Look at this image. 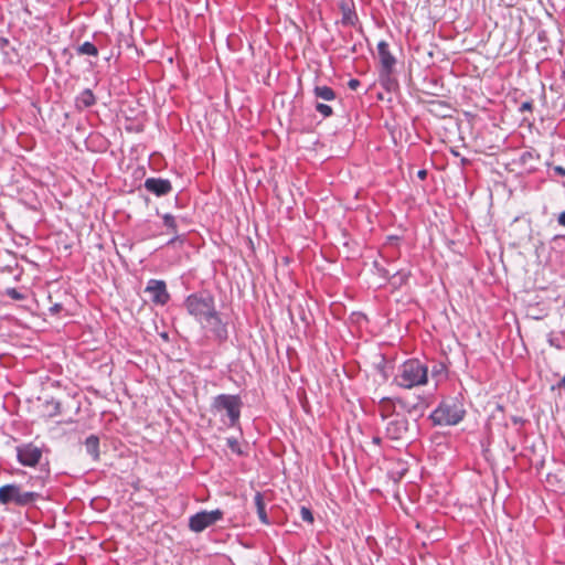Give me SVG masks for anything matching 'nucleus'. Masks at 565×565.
<instances>
[{"label": "nucleus", "instance_id": "72a5a7b5", "mask_svg": "<svg viewBox=\"0 0 565 565\" xmlns=\"http://www.w3.org/2000/svg\"><path fill=\"white\" fill-rule=\"evenodd\" d=\"M529 157H531V153L530 152H525L522 154V159L525 161L526 159H529Z\"/></svg>", "mask_w": 565, "mask_h": 565}, {"label": "nucleus", "instance_id": "4be33fe9", "mask_svg": "<svg viewBox=\"0 0 565 565\" xmlns=\"http://www.w3.org/2000/svg\"><path fill=\"white\" fill-rule=\"evenodd\" d=\"M315 108L323 118H329L333 115V109L330 105L317 102Z\"/></svg>", "mask_w": 565, "mask_h": 565}, {"label": "nucleus", "instance_id": "bb28decb", "mask_svg": "<svg viewBox=\"0 0 565 565\" xmlns=\"http://www.w3.org/2000/svg\"><path fill=\"white\" fill-rule=\"evenodd\" d=\"M532 110H533V102L532 100H526V102L522 103L519 107L520 113L532 111Z\"/></svg>", "mask_w": 565, "mask_h": 565}, {"label": "nucleus", "instance_id": "9b49d317", "mask_svg": "<svg viewBox=\"0 0 565 565\" xmlns=\"http://www.w3.org/2000/svg\"><path fill=\"white\" fill-rule=\"evenodd\" d=\"M145 189L156 196H166L172 191L170 180L162 178H147L143 183Z\"/></svg>", "mask_w": 565, "mask_h": 565}, {"label": "nucleus", "instance_id": "7ed1b4c3", "mask_svg": "<svg viewBox=\"0 0 565 565\" xmlns=\"http://www.w3.org/2000/svg\"><path fill=\"white\" fill-rule=\"evenodd\" d=\"M40 493L34 491H24L19 483H8L0 487V505H10L24 508L33 505L39 499Z\"/></svg>", "mask_w": 565, "mask_h": 565}, {"label": "nucleus", "instance_id": "f03ea898", "mask_svg": "<svg viewBox=\"0 0 565 565\" xmlns=\"http://www.w3.org/2000/svg\"><path fill=\"white\" fill-rule=\"evenodd\" d=\"M186 312L199 323L216 309L215 298L210 290L203 289L190 294L183 301Z\"/></svg>", "mask_w": 565, "mask_h": 565}, {"label": "nucleus", "instance_id": "f8f14e48", "mask_svg": "<svg viewBox=\"0 0 565 565\" xmlns=\"http://www.w3.org/2000/svg\"><path fill=\"white\" fill-rule=\"evenodd\" d=\"M408 431V420L405 417H396L388 422L386 436L392 440L404 439Z\"/></svg>", "mask_w": 565, "mask_h": 565}, {"label": "nucleus", "instance_id": "2eb2a0df", "mask_svg": "<svg viewBox=\"0 0 565 565\" xmlns=\"http://www.w3.org/2000/svg\"><path fill=\"white\" fill-rule=\"evenodd\" d=\"M96 96L92 89L85 88L75 97V108L82 111L86 108L93 107L96 104Z\"/></svg>", "mask_w": 565, "mask_h": 565}, {"label": "nucleus", "instance_id": "c85d7f7f", "mask_svg": "<svg viewBox=\"0 0 565 565\" xmlns=\"http://www.w3.org/2000/svg\"><path fill=\"white\" fill-rule=\"evenodd\" d=\"M564 390L565 391V375L561 379L559 382H557L555 385L552 386V390Z\"/></svg>", "mask_w": 565, "mask_h": 565}, {"label": "nucleus", "instance_id": "393cba45", "mask_svg": "<svg viewBox=\"0 0 565 565\" xmlns=\"http://www.w3.org/2000/svg\"><path fill=\"white\" fill-rule=\"evenodd\" d=\"M547 342L551 347H554L558 350L563 349V338L554 334H550L547 338Z\"/></svg>", "mask_w": 565, "mask_h": 565}, {"label": "nucleus", "instance_id": "473e14b6", "mask_svg": "<svg viewBox=\"0 0 565 565\" xmlns=\"http://www.w3.org/2000/svg\"><path fill=\"white\" fill-rule=\"evenodd\" d=\"M559 241L565 242V235H555V236L553 237V242H554V243H557V242H559Z\"/></svg>", "mask_w": 565, "mask_h": 565}, {"label": "nucleus", "instance_id": "6ab92c4d", "mask_svg": "<svg viewBox=\"0 0 565 565\" xmlns=\"http://www.w3.org/2000/svg\"><path fill=\"white\" fill-rule=\"evenodd\" d=\"M162 221L169 233L173 234V237L168 242V245H171L179 238L177 218L172 214L166 213L162 215Z\"/></svg>", "mask_w": 565, "mask_h": 565}, {"label": "nucleus", "instance_id": "ddd939ff", "mask_svg": "<svg viewBox=\"0 0 565 565\" xmlns=\"http://www.w3.org/2000/svg\"><path fill=\"white\" fill-rule=\"evenodd\" d=\"M340 10H341V24L345 26H354L358 21L359 17L356 14L354 3L352 1H342L340 3Z\"/></svg>", "mask_w": 565, "mask_h": 565}, {"label": "nucleus", "instance_id": "7c9ffc66", "mask_svg": "<svg viewBox=\"0 0 565 565\" xmlns=\"http://www.w3.org/2000/svg\"><path fill=\"white\" fill-rule=\"evenodd\" d=\"M51 312L53 313H56V312H60L62 310V305L60 303H55L53 307H51Z\"/></svg>", "mask_w": 565, "mask_h": 565}, {"label": "nucleus", "instance_id": "b1692460", "mask_svg": "<svg viewBox=\"0 0 565 565\" xmlns=\"http://www.w3.org/2000/svg\"><path fill=\"white\" fill-rule=\"evenodd\" d=\"M226 445H227V447H228L233 452H235V454H237V455H242V454H243V451H242V449H241V446H239V443H238V440H237L236 438H233V437L227 438V439H226Z\"/></svg>", "mask_w": 565, "mask_h": 565}, {"label": "nucleus", "instance_id": "4468645a", "mask_svg": "<svg viewBox=\"0 0 565 565\" xmlns=\"http://www.w3.org/2000/svg\"><path fill=\"white\" fill-rule=\"evenodd\" d=\"M396 404L408 415H417L418 417L424 414L423 401L418 397V402L412 403L406 398L397 397L395 398Z\"/></svg>", "mask_w": 565, "mask_h": 565}, {"label": "nucleus", "instance_id": "a211bd4d", "mask_svg": "<svg viewBox=\"0 0 565 565\" xmlns=\"http://www.w3.org/2000/svg\"><path fill=\"white\" fill-rule=\"evenodd\" d=\"M86 452L93 458V460H99V437L96 435H89L85 439Z\"/></svg>", "mask_w": 565, "mask_h": 565}, {"label": "nucleus", "instance_id": "423d86ee", "mask_svg": "<svg viewBox=\"0 0 565 565\" xmlns=\"http://www.w3.org/2000/svg\"><path fill=\"white\" fill-rule=\"evenodd\" d=\"M200 324L218 343H224L228 339L227 322L223 321L217 309L204 318L203 323Z\"/></svg>", "mask_w": 565, "mask_h": 565}, {"label": "nucleus", "instance_id": "6e6552de", "mask_svg": "<svg viewBox=\"0 0 565 565\" xmlns=\"http://www.w3.org/2000/svg\"><path fill=\"white\" fill-rule=\"evenodd\" d=\"M377 54L380 60V77L388 78L395 68L396 58L390 51V45L386 41L377 43Z\"/></svg>", "mask_w": 565, "mask_h": 565}, {"label": "nucleus", "instance_id": "cd10ccee", "mask_svg": "<svg viewBox=\"0 0 565 565\" xmlns=\"http://www.w3.org/2000/svg\"><path fill=\"white\" fill-rule=\"evenodd\" d=\"M360 85H361V83L358 78H351L348 82V87L352 90H355Z\"/></svg>", "mask_w": 565, "mask_h": 565}, {"label": "nucleus", "instance_id": "39448f33", "mask_svg": "<svg viewBox=\"0 0 565 565\" xmlns=\"http://www.w3.org/2000/svg\"><path fill=\"white\" fill-rule=\"evenodd\" d=\"M465 409L457 403H440L429 416L436 426H454L460 423L465 417Z\"/></svg>", "mask_w": 565, "mask_h": 565}, {"label": "nucleus", "instance_id": "9d476101", "mask_svg": "<svg viewBox=\"0 0 565 565\" xmlns=\"http://www.w3.org/2000/svg\"><path fill=\"white\" fill-rule=\"evenodd\" d=\"M18 461L25 467L36 466L42 458V450L33 444H24L17 447Z\"/></svg>", "mask_w": 565, "mask_h": 565}, {"label": "nucleus", "instance_id": "c756f323", "mask_svg": "<svg viewBox=\"0 0 565 565\" xmlns=\"http://www.w3.org/2000/svg\"><path fill=\"white\" fill-rule=\"evenodd\" d=\"M553 171H554V172H555V174H557V175L565 177V168H563L562 166H554V167H553Z\"/></svg>", "mask_w": 565, "mask_h": 565}, {"label": "nucleus", "instance_id": "f3484780", "mask_svg": "<svg viewBox=\"0 0 565 565\" xmlns=\"http://www.w3.org/2000/svg\"><path fill=\"white\" fill-rule=\"evenodd\" d=\"M312 93L317 100L332 102L337 98L334 89L327 85H315Z\"/></svg>", "mask_w": 565, "mask_h": 565}, {"label": "nucleus", "instance_id": "dca6fc26", "mask_svg": "<svg viewBox=\"0 0 565 565\" xmlns=\"http://www.w3.org/2000/svg\"><path fill=\"white\" fill-rule=\"evenodd\" d=\"M254 503H255V507H256V512H257L259 521L263 524H266V525L270 524V520H269V518L267 515V512H266L264 494L262 492L257 491L255 493Z\"/></svg>", "mask_w": 565, "mask_h": 565}, {"label": "nucleus", "instance_id": "f257e3e1", "mask_svg": "<svg viewBox=\"0 0 565 565\" xmlns=\"http://www.w3.org/2000/svg\"><path fill=\"white\" fill-rule=\"evenodd\" d=\"M428 381V367L418 359H409L401 364L393 383L398 387L411 390L425 385Z\"/></svg>", "mask_w": 565, "mask_h": 565}, {"label": "nucleus", "instance_id": "0eeeda50", "mask_svg": "<svg viewBox=\"0 0 565 565\" xmlns=\"http://www.w3.org/2000/svg\"><path fill=\"white\" fill-rule=\"evenodd\" d=\"M223 519V511H200L189 518V529L194 533H201Z\"/></svg>", "mask_w": 565, "mask_h": 565}, {"label": "nucleus", "instance_id": "412c9836", "mask_svg": "<svg viewBox=\"0 0 565 565\" xmlns=\"http://www.w3.org/2000/svg\"><path fill=\"white\" fill-rule=\"evenodd\" d=\"M76 52L78 55H89V56H97L98 55V49L97 46L92 42H84L83 44L78 45L76 49Z\"/></svg>", "mask_w": 565, "mask_h": 565}, {"label": "nucleus", "instance_id": "2f4dec72", "mask_svg": "<svg viewBox=\"0 0 565 565\" xmlns=\"http://www.w3.org/2000/svg\"><path fill=\"white\" fill-rule=\"evenodd\" d=\"M417 177L420 179V180H425L426 177H427V171L426 170H419L417 172Z\"/></svg>", "mask_w": 565, "mask_h": 565}, {"label": "nucleus", "instance_id": "f704fd0d", "mask_svg": "<svg viewBox=\"0 0 565 565\" xmlns=\"http://www.w3.org/2000/svg\"><path fill=\"white\" fill-rule=\"evenodd\" d=\"M380 271L382 273V275L384 277H388V271L386 269L382 268V269H380Z\"/></svg>", "mask_w": 565, "mask_h": 565}, {"label": "nucleus", "instance_id": "aec40b11", "mask_svg": "<svg viewBox=\"0 0 565 565\" xmlns=\"http://www.w3.org/2000/svg\"><path fill=\"white\" fill-rule=\"evenodd\" d=\"M395 404V399L391 397H383L381 399V416L383 419L387 418V416L394 412Z\"/></svg>", "mask_w": 565, "mask_h": 565}, {"label": "nucleus", "instance_id": "20e7f679", "mask_svg": "<svg viewBox=\"0 0 565 565\" xmlns=\"http://www.w3.org/2000/svg\"><path fill=\"white\" fill-rule=\"evenodd\" d=\"M243 402L239 395L220 394L213 398L212 409L216 413H225L228 427H235L239 423Z\"/></svg>", "mask_w": 565, "mask_h": 565}, {"label": "nucleus", "instance_id": "a878e982", "mask_svg": "<svg viewBox=\"0 0 565 565\" xmlns=\"http://www.w3.org/2000/svg\"><path fill=\"white\" fill-rule=\"evenodd\" d=\"M300 516H301L302 521H305V522H308V523L313 522V514H312L311 510L307 507H301Z\"/></svg>", "mask_w": 565, "mask_h": 565}, {"label": "nucleus", "instance_id": "c9c22d12", "mask_svg": "<svg viewBox=\"0 0 565 565\" xmlns=\"http://www.w3.org/2000/svg\"><path fill=\"white\" fill-rule=\"evenodd\" d=\"M373 441H374L375 444H380L381 439H380L379 437H374V438H373Z\"/></svg>", "mask_w": 565, "mask_h": 565}, {"label": "nucleus", "instance_id": "5701e85b", "mask_svg": "<svg viewBox=\"0 0 565 565\" xmlns=\"http://www.w3.org/2000/svg\"><path fill=\"white\" fill-rule=\"evenodd\" d=\"M6 296L10 297L13 300H24L25 295L19 291L17 288H7L4 291Z\"/></svg>", "mask_w": 565, "mask_h": 565}, {"label": "nucleus", "instance_id": "1a4fd4ad", "mask_svg": "<svg viewBox=\"0 0 565 565\" xmlns=\"http://www.w3.org/2000/svg\"><path fill=\"white\" fill-rule=\"evenodd\" d=\"M145 292L149 295L150 300L157 306H164L170 300L166 281L161 279H150L147 282Z\"/></svg>", "mask_w": 565, "mask_h": 565}]
</instances>
